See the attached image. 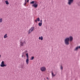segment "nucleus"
<instances>
[{
    "instance_id": "obj_1",
    "label": "nucleus",
    "mask_w": 80,
    "mask_h": 80,
    "mask_svg": "<svg viewBox=\"0 0 80 80\" xmlns=\"http://www.w3.org/2000/svg\"><path fill=\"white\" fill-rule=\"evenodd\" d=\"M73 39V37L70 36L69 38H66L65 40V42L66 45H68L69 44V41L70 40L71 42L72 41Z\"/></svg>"
},
{
    "instance_id": "obj_2",
    "label": "nucleus",
    "mask_w": 80,
    "mask_h": 80,
    "mask_svg": "<svg viewBox=\"0 0 80 80\" xmlns=\"http://www.w3.org/2000/svg\"><path fill=\"white\" fill-rule=\"evenodd\" d=\"M28 51L26 50L24 52V53L26 54V55L27 56V59L26 60V62L27 64L28 65L29 63V56L28 53Z\"/></svg>"
},
{
    "instance_id": "obj_3",
    "label": "nucleus",
    "mask_w": 80,
    "mask_h": 80,
    "mask_svg": "<svg viewBox=\"0 0 80 80\" xmlns=\"http://www.w3.org/2000/svg\"><path fill=\"white\" fill-rule=\"evenodd\" d=\"M31 4H33L32 5V6L34 7H35V8H37V7H38V3L36 1H32V2H30Z\"/></svg>"
},
{
    "instance_id": "obj_4",
    "label": "nucleus",
    "mask_w": 80,
    "mask_h": 80,
    "mask_svg": "<svg viewBox=\"0 0 80 80\" xmlns=\"http://www.w3.org/2000/svg\"><path fill=\"white\" fill-rule=\"evenodd\" d=\"M26 44V41L24 39H22L21 41L20 45L21 47L24 46V44Z\"/></svg>"
},
{
    "instance_id": "obj_5",
    "label": "nucleus",
    "mask_w": 80,
    "mask_h": 80,
    "mask_svg": "<svg viewBox=\"0 0 80 80\" xmlns=\"http://www.w3.org/2000/svg\"><path fill=\"white\" fill-rule=\"evenodd\" d=\"M34 27H32L28 31L29 34L31 33L34 30Z\"/></svg>"
},
{
    "instance_id": "obj_6",
    "label": "nucleus",
    "mask_w": 80,
    "mask_h": 80,
    "mask_svg": "<svg viewBox=\"0 0 80 80\" xmlns=\"http://www.w3.org/2000/svg\"><path fill=\"white\" fill-rule=\"evenodd\" d=\"M0 66L1 67H4L7 66V65L5 64L4 61H2L1 63Z\"/></svg>"
},
{
    "instance_id": "obj_7",
    "label": "nucleus",
    "mask_w": 80,
    "mask_h": 80,
    "mask_svg": "<svg viewBox=\"0 0 80 80\" xmlns=\"http://www.w3.org/2000/svg\"><path fill=\"white\" fill-rule=\"evenodd\" d=\"M46 68L45 67H42L40 69L42 72H45L46 71Z\"/></svg>"
},
{
    "instance_id": "obj_8",
    "label": "nucleus",
    "mask_w": 80,
    "mask_h": 80,
    "mask_svg": "<svg viewBox=\"0 0 80 80\" xmlns=\"http://www.w3.org/2000/svg\"><path fill=\"white\" fill-rule=\"evenodd\" d=\"M73 1L74 0H68V4L69 5H70L71 4L73 3Z\"/></svg>"
},
{
    "instance_id": "obj_9",
    "label": "nucleus",
    "mask_w": 80,
    "mask_h": 80,
    "mask_svg": "<svg viewBox=\"0 0 80 80\" xmlns=\"http://www.w3.org/2000/svg\"><path fill=\"white\" fill-rule=\"evenodd\" d=\"M79 49H80V46L76 47L74 49V51H78Z\"/></svg>"
},
{
    "instance_id": "obj_10",
    "label": "nucleus",
    "mask_w": 80,
    "mask_h": 80,
    "mask_svg": "<svg viewBox=\"0 0 80 80\" xmlns=\"http://www.w3.org/2000/svg\"><path fill=\"white\" fill-rule=\"evenodd\" d=\"M52 77H55V76L57 75V72H55V74H54L53 73L52 71Z\"/></svg>"
},
{
    "instance_id": "obj_11",
    "label": "nucleus",
    "mask_w": 80,
    "mask_h": 80,
    "mask_svg": "<svg viewBox=\"0 0 80 80\" xmlns=\"http://www.w3.org/2000/svg\"><path fill=\"white\" fill-rule=\"evenodd\" d=\"M4 38L6 39V38H8V36L7 34H5L4 36Z\"/></svg>"
},
{
    "instance_id": "obj_12",
    "label": "nucleus",
    "mask_w": 80,
    "mask_h": 80,
    "mask_svg": "<svg viewBox=\"0 0 80 80\" xmlns=\"http://www.w3.org/2000/svg\"><path fill=\"white\" fill-rule=\"evenodd\" d=\"M39 40H41V41H42L43 39V38L42 36L40 37L39 38Z\"/></svg>"
},
{
    "instance_id": "obj_13",
    "label": "nucleus",
    "mask_w": 80,
    "mask_h": 80,
    "mask_svg": "<svg viewBox=\"0 0 80 80\" xmlns=\"http://www.w3.org/2000/svg\"><path fill=\"white\" fill-rule=\"evenodd\" d=\"M24 66V64H22L21 65V68H23Z\"/></svg>"
},
{
    "instance_id": "obj_14",
    "label": "nucleus",
    "mask_w": 80,
    "mask_h": 80,
    "mask_svg": "<svg viewBox=\"0 0 80 80\" xmlns=\"http://www.w3.org/2000/svg\"><path fill=\"white\" fill-rule=\"evenodd\" d=\"M5 2L6 4V5H9V3L8 2V1H5Z\"/></svg>"
},
{
    "instance_id": "obj_15",
    "label": "nucleus",
    "mask_w": 80,
    "mask_h": 80,
    "mask_svg": "<svg viewBox=\"0 0 80 80\" xmlns=\"http://www.w3.org/2000/svg\"><path fill=\"white\" fill-rule=\"evenodd\" d=\"M2 18H0V23H2L3 21Z\"/></svg>"
},
{
    "instance_id": "obj_16",
    "label": "nucleus",
    "mask_w": 80,
    "mask_h": 80,
    "mask_svg": "<svg viewBox=\"0 0 80 80\" xmlns=\"http://www.w3.org/2000/svg\"><path fill=\"white\" fill-rule=\"evenodd\" d=\"M42 25V23L39 22L38 23V25L39 26L41 27Z\"/></svg>"
},
{
    "instance_id": "obj_17",
    "label": "nucleus",
    "mask_w": 80,
    "mask_h": 80,
    "mask_svg": "<svg viewBox=\"0 0 80 80\" xmlns=\"http://www.w3.org/2000/svg\"><path fill=\"white\" fill-rule=\"evenodd\" d=\"M36 20H37V21L39 22L40 21V19L39 18H38L36 19Z\"/></svg>"
},
{
    "instance_id": "obj_18",
    "label": "nucleus",
    "mask_w": 80,
    "mask_h": 80,
    "mask_svg": "<svg viewBox=\"0 0 80 80\" xmlns=\"http://www.w3.org/2000/svg\"><path fill=\"white\" fill-rule=\"evenodd\" d=\"M34 59V57L33 56L31 57V60H33Z\"/></svg>"
},
{
    "instance_id": "obj_19",
    "label": "nucleus",
    "mask_w": 80,
    "mask_h": 80,
    "mask_svg": "<svg viewBox=\"0 0 80 80\" xmlns=\"http://www.w3.org/2000/svg\"><path fill=\"white\" fill-rule=\"evenodd\" d=\"M27 1H25V3H24V6H25L26 5V4H27Z\"/></svg>"
},
{
    "instance_id": "obj_20",
    "label": "nucleus",
    "mask_w": 80,
    "mask_h": 80,
    "mask_svg": "<svg viewBox=\"0 0 80 80\" xmlns=\"http://www.w3.org/2000/svg\"><path fill=\"white\" fill-rule=\"evenodd\" d=\"M61 69H62V70L63 69V67L62 66H61Z\"/></svg>"
},
{
    "instance_id": "obj_21",
    "label": "nucleus",
    "mask_w": 80,
    "mask_h": 80,
    "mask_svg": "<svg viewBox=\"0 0 80 80\" xmlns=\"http://www.w3.org/2000/svg\"><path fill=\"white\" fill-rule=\"evenodd\" d=\"M30 0H25V1H27V2H28H28H29V1Z\"/></svg>"
},
{
    "instance_id": "obj_22",
    "label": "nucleus",
    "mask_w": 80,
    "mask_h": 80,
    "mask_svg": "<svg viewBox=\"0 0 80 80\" xmlns=\"http://www.w3.org/2000/svg\"><path fill=\"white\" fill-rule=\"evenodd\" d=\"M40 23H42V20H40Z\"/></svg>"
},
{
    "instance_id": "obj_23",
    "label": "nucleus",
    "mask_w": 80,
    "mask_h": 80,
    "mask_svg": "<svg viewBox=\"0 0 80 80\" xmlns=\"http://www.w3.org/2000/svg\"><path fill=\"white\" fill-rule=\"evenodd\" d=\"M35 22L36 23H37V21H37V20H35Z\"/></svg>"
},
{
    "instance_id": "obj_24",
    "label": "nucleus",
    "mask_w": 80,
    "mask_h": 80,
    "mask_svg": "<svg viewBox=\"0 0 80 80\" xmlns=\"http://www.w3.org/2000/svg\"><path fill=\"white\" fill-rule=\"evenodd\" d=\"M47 79L48 80H49V78H48V77H47Z\"/></svg>"
},
{
    "instance_id": "obj_25",
    "label": "nucleus",
    "mask_w": 80,
    "mask_h": 80,
    "mask_svg": "<svg viewBox=\"0 0 80 80\" xmlns=\"http://www.w3.org/2000/svg\"><path fill=\"white\" fill-rule=\"evenodd\" d=\"M1 55H0V58H1Z\"/></svg>"
}]
</instances>
